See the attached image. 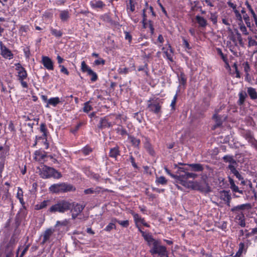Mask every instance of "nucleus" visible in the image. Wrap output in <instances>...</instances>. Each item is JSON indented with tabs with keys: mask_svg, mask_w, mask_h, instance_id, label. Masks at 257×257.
<instances>
[{
	"mask_svg": "<svg viewBox=\"0 0 257 257\" xmlns=\"http://www.w3.org/2000/svg\"><path fill=\"white\" fill-rule=\"evenodd\" d=\"M146 241L150 247V251L152 254H158L159 257H168L166 247L159 245V242L154 239L150 233L146 231Z\"/></svg>",
	"mask_w": 257,
	"mask_h": 257,
	"instance_id": "f257e3e1",
	"label": "nucleus"
},
{
	"mask_svg": "<svg viewBox=\"0 0 257 257\" xmlns=\"http://www.w3.org/2000/svg\"><path fill=\"white\" fill-rule=\"evenodd\" d=\"M89 103L90 101H87L84 103L83 111L85 113H88L93 109V107L89 104Z\"/></svg>",
	"mask_w": 257,
	"mask_h": 257,
	"instance_id": "ea45409f",
	"label": "nucleus"
},
{
	"mask_svg": "<svg viewBox=\"0 0 257 257\" xmlns=\"http://www.w3.org/2000/svg\"><path fill=\"white\" fill-rule=\"evenodd\" d=\"M157 184H160L162 185H164L167 184V180L164 176H160L159 177H157L156 181Z\"/></svg>",
	"mask_w": 257,
	"mask_h": 257,
	"instance_id": "49530a36",
	"label": "nucleus"
},
{
	"mask_svg": "<svg viewBox=\"0 0 257 257\" xmlns=\"http://www.w3.org/2000/svg\"><path fill=\"white\" fill-rule=\"evenodd\" d=\"M245 5L246 6L247 8H248L249 11L250 12L253 19H255V18H257L256 14H255L254 12L253 11V9L251 8L250 5L249 4V3L247 1H246L245 2Z\"/></svg>",
	"mask_w": 257,
	"mask_h": 257,
	"instance_id": "3c124183",
	"label": "nucleus"
},
{
	"mask_svg": "<svg viewBox=\"0 0 257 257\" xmlns=\"http://www.w3.org/2000/svg\"><path fill=\"white\" fill-rule=\"evenodd\" d=\"M117 71L119 74H126L129 72V68L126 67H119Z\"/></svg>",
	"mask_w": 257,
	"mask_h": 257,
	"instance_id": "603ef678",
	"label": "nucleus"
},
{
	"mask_svg": "<svg viewBox=\"0 0 257 257\" xmlns=\"http://www.w3.org/2000/svg\"><path fill=\"white\" fill-rule=\"evenodd\" d=\"M243 18L247 26L248 27H250V23L249 22L250 19H249V17H248V16L246 14H245V15H243Z\"/></svg>",
	"mask_w": 257,
	"mask_h": 257,
	"instance_id": "052dcab7",
	"label": "nucleus"
},
{
	"mask_svg": "<svg viewBox=\"0 0 257 257\" xmlns=\"http://www.w3.org/2000/svg\"><path fill=\"white\" fill-rule=\"evenodd\" d=\"M144 111H140L135 113L134 117L136 118L139 122H141L143 120Z\"/></svg>",
	"mask_w": 257,
	"mask_h": 257,
	"instance_id": "09e8293b",
	"label": "nucleus"
},
{
	"mask_svg": "<svg viewBox=\"0 0 257 257\" xmlns=\"http://www.w3.org/2000/svg\"><path fill=\"white\" fill-rule=\"evenodd\" d=\"M16 197L19 200L20 202L22 204V205L23 207H24L25 202L23 198V191L22 189L20 187L18 188V192L17 193Z\"/></svg>",
	"mask_w": 257,
	"mask_h": 257,
	"instance_id": "bb28decb",
	"label": "nucleus"
},
{
	"mask_svg": "<svg viewBox=\"0 0 257 257\" xmlns=\"http://www.w3.org/2000/svg\"><path fill=\"white\" fill-rule=\"evenodd\" d=\"M227 117V116L226 115H218L217 113L214 114L212 118L215 120V124L213 126L212 129L215 130L216 128L221 126L223 122L226 120Z\"/></svg>",
	"mask_w": 257,
	"mask_h": 257,
	"instance_id": "9b49d317",
	"label": "nucleus"
},
{
	"mask_svg": "<svg viewBox=\"0 0 257 257\" xmlns=\"http://www.w3.org/2000/svg\"><path fill=\"white\" fill-rule=\"evenodd\" d=\"M179 184L188 188H191L193 190V186L195 184V182L187 181L186 180H181V182H179Z\"/></svg>",
	"mask_w": 257,
	"mask_h": 257,
	"instance_id": "72a5a7b5",
	"label": "nucleus"
},
{
	"mask_svg": "<svg viewBox=\"0 0 257 257\" xmlns=\"http://www.w3.org/2000/svg\"><path fill=\"white\" fill-rule=\"evenodd\" d=\"M186 171L178 174L179 175H174L173 174H170V176L176 179V182L177 183H179V182H181V180H187V176L186 174H187Z\"/></svg>",
	"mask_w": 257,
	"mask_h": 257,
	"instance_id": "a211bd4d",
	"label": "nucleus"
},
{
	"mask_svg": "<svg viewBox=\"0 0 257 257\" xmlns=\"http://www.w3.org/2000/svg\"><path fill=\"white\" fill-rule=\"evenodd\" d=\"M146 149L147 150V151L152 156H154L155 153L151 145L147 141H146Z\"/></svg>",
	"mask_w": 257,
	"mask_h": 257,
	"instance_id": "a19ab883",
	"label": "nucleus"
},
{
	"mask_svg": "<svg viewBox=\"0 0 257 257\" xmlns=\"http://www.w3.org/2000/svg\"><path fill=\"white\" fill-rule=\"evenodd\" d=\"M177 95H178V92H177L176 93V94L175 95V96H174L173 99L172 100L171 103V106L172 107V108L173 109H175V106L176 103Z\"/></svg>",
	"mask_w": 257,
	"mask_h": 257,
	"instance_id": "338daca9",
	"label": "nucleus"
},
{
	"mask_svg": "<svg viewBox=\"0 0 257 257\" xmlns=\"http://www.w3.org/2000/svg\"><path fill=\"white\" fill-rule=\"evenodd\" d=\"M116 132L118 134L121 135L122 137L125 136H129L126 130L122 126H118L116 129Z\"/></svg>",
	"mask_w": 257,
	"mask_h": 257,
	"instance_id": "c9c22d12",
	"label": "nucleus"
},
{
	"mask_svg": "<svg viewBox=\"0 0 257 257\" xmlns=\"http://www.w3.org/2000/svg\"><path fill=\"white\" fill-rule=\"evenodd\" d=\"M239 29L240 30V31L245 35H247L248 34L247 31V29H246V28L245 27V26L243 25V23H242V24H241L240 25H239Z\"/></svg>",
	"mask_w": 257,
	"mask_h": 257,
	"instance_id": "0e129e2a",
	"label": "nucleus"
},
{
	"mask_svg": "<svg viewBox=\"0 0 257 257\" xmlns=\"http://www.w3.org/2000/svg\"><path fill=\"white\" fill-rule=\"evenodd\" d=\"M114 115L110 114L100 118L99 121L97 125V127L99 130H103L112 127L115 122L113 120Z\"/></svg>",
	"mask_w": 257,
	"mask_h": 257,
	"instance_id": "39448f33",
	"label": "nucleus"
},
{
	"mask_svg": "<svg viewBox=\"0 0 257 257\" xmlns=\"http://www.w3.org/2000/svg\"><path fill=\"white\" fill-rule=\"evenodd\" d=\"M130 161L132 165V166H133V167L135 168V169H138V166L136 163V161H135V158L133 157V156H131L130 157Z\"/></svg>",
	"mask_w": 257,
	"mask_h": 257,
	"instance_id": "69168bd1",
	"label": "nucleus"
},
{
	"mask_svg": "<svg viewBox=\"0 0 257 257\" xmlns=\"http://www.w3.org/2000/svg\"><path fill=\"white\" fill-rule=\"evenodd\" d=\"M81 70L83 73H87V74L92 70L91 68L86 64L84 61L81 62Z\"/></svg>",
	"mask_w": 257,
	"mask_h": 257,
	"instance_id": "c85d7f7f",
	"label": "nucleus"
},
{
	"mask_svg": "<svg viewBox=\"0 0 257 257\" xmlns=\"http://www.w3.org/2000/svg\"><path fill=\"white\" fill-rule=\"evenodd\" d=\"M43 168L45 169L43 170V178H44L53 177L56 179H59L62 177L61 173L53 168L45 166Z\"/></svg>",
	"mask_w": 257,
	"mask_h": 257,
	"instance_id": "423d86ee",
	"label": "nucleus"
},
{
	"mask_svg": "<svg viewBox=\"0 0 257 257\" xmlns=\"http://www.w3.org/2000/svg\"><path fill=\"white\" fill-rule=\"evenodd\" d=\"M16 70L17 72V78L21 86L24 88L29 87L28 83L25 80L28 78V73L26 69L23 67L20 63L15 64Z\"/></svg>",
	"mask_w": 257,
	"mask_h": 257,
	"instance_id": "7ed1b4c3",
	"label": "nucleus"
},
{
	"mask_svg": "<svg viewBox=\"0 0 257 257\" xmlns=\"http://www.w3.org/2000/svg\"><path fill=\"white\" fill-rule=\"evenodd\" d=\"M75 190L71 184L66 183L54 184L49 187V191L54 193H64Z\"/></svg>",
	"mask_w": 257,
	"mask_h": 257,
	"instance_id": "20e7f679",
	"label": "nucleus"
},
{
	"mask_svg": "<svg viewBox=\"0 0 257 257\" xmlns=\"http://www.w3.org/2000/svg\"><path fill=\"white\" fill-rule=\"evenodd\" d=\"M46 157L47 155L45 152L43 153L40 150H37L34 153V159L35 161L40 162L44 160Z\"/></svg>",
	"mask_w": 257,
	"mask_h": 257,
	"instance_id": "412c9836",
	"label": "nucleus"
},
{
	"mask_svg": "<svg viewBox=\"0 0 257 257\" xmlns=\"http://www.w3.org/2000/svg\"><path fill=\"white\" fill-rule=\"evenodd\" d=\"M71 204L72 207L70 209L72 213V217L75 219L82 211L84 207L78 203H71Z\"/></svg>",
	"mask_w": 257,
	"mask_h": 257,
	"instance_id": "f8f14e48",
	"label": "nucleus"
},
{
	"mask_svg": "<svg viewBox=\"0 0 257 257\" xmlns=\"http://www.w3.org/2000/svg\"><path fill=\"white\" fill-rule=\"evenodd\" d=\"M236 166H235L232 165H229L227 169L230 170V172L235 176L238 175L240 173L238 172V171L236 169Z\"/></svg>",
	"mask_w": 257,
	"mask_h": 257,
	"instance_id": "a18cd8bd",
	"label": "nucleus"
},
{
	"mask_svg": "<svg viewBox=\"0 0 257 257\" xmlns=\"http://www.w3.org/2000/svg\"><path fill=\"white\" fill-rule=\"evenodd\" d=\"M30 246V244H28L26 245V246L25 247V248H24L23 250L22 251V252L20 255V257H23L24 256V255L26 254V253L28 250Z\"/></svg>",
	"mask_w": 257,
	"mask_h": 257,
	"instance_id": "774afa93",
	"label": "nucleus"
},
{
	"mask_svg": "<svg viewBox=\"0 0 257 257\" xmlns=\"http://www.w3.org/2000/svg\"><path fill=\"white\" fill-rule=\"evenodd\" d=\"M128 140L132 142L133 145L135 146H138L140 143V140L138 139L137 138L133 136H128Z\"/></svg>",
	"mask_w": 257,
	"mask_h": 257,
	"instance_id": "79ce46f5",
	"label": "nucleus"
},
{
	"mask_svg": "<svg viewBox=\"0 0 257 257\" xmlns=\"http://www.w3.org/2000/svg\"><path fill=\"white\" fill-rule=\"evenodd\" d=\"M112 221L117 222L119 224L123 227H127L129 226V221L127 220L121 221L117 220L116 218H113Z\"/></svg>",
	"mask_w": 257,
	"mask_h": 257,
	"instance_id": "4c0bfd02",
	"label": "nucleus"
},
{
	"mask_svg": "<svg viewBox=\"0 0 257 257\" xmlns=\"http://www.w3.org/2000/svg\"><path fill=\"white\" fill-rule=\"evenodd\" d=\"M231 190L232 191V192L234 193L233 194V196L235 198H238L240 197L239 195H237L236 193H237V192L238 191V190H239V188L238 187V186H237L236 185L234 186V187H233L232 188H231Z\"/></svg>",
	"mask_w": 257,
	"mask_h": 257,
	"instance_id": "680f3d73",
	"label": "nucleus"
},
{
	"mask_svg": "<svg viewBox=\"0 0 257 257\" xmlns=\"http://www.w3.org/2000/svg\"><path fill=\"white\" fill-rule=\"evenodd\" d=\"M24 55L26 58H29L31 55L29 47H27L23 49Z\"/></svg>",
	"mask_w": 257,
	"mask_h": 257,
	"instance_id": "bf43d9fd",
	"label": "nucleus"
},
{
	"mask_svg": "<svg viewBox=\"0 0 257 257\" xmlns=\"http://www.w3.org/2000/svg\"><path fill=\"white\" fill-rule=\"evenodd\" d=\"M223 161L224 163H228L229 165H232L235 166H237V161L234 159L233 156L231 155H225L223 158Z\"/></svg>",
	"mask_w": 257,
	"mask_h": 257,
	"instance_id": "aec40b11",
	"label": "nucleus"
},
{
	"mask_svg": "<svg viewBox=\"0 0 257 257\" xmlns=\"http://www.w3.org/2000/svg\"><path fill=\"white\" fill-rule=\"evenodd\" d=\"M50 30L51 34L56 38H60L63 34L62 30H57L52 27H51Z\"/></svg>",
	"mask_w": 257,
	"mask_h": 257,
	"instance_id": "cd10ccee",
	"label": "nucleus"
},
{
	"mask_svg": "<svg viewBox=\"0 0 257 257\" xmlns=\"http://www.w3.org/2000/svg\"><path fill=\"white\" fill-rule=\"evenodd\" d=\"M197 23L199 25V27L201 28H205L207 25V21L202 17L197 15L195 18Z\"/></svg>",
	"mask_w": 257,
	"mask_h": 257,
	"instance_id": "4be33fe9",
	"label": "nucleus"
},
{
	"mask_svg": "<svg viewBox=\"0 0 257 257\" xmlns=\"http://www.w3.org/2000/svg\"><path fill=\"white\" fill-rule=\"evenodd\" d=\"M161 100L159 99L149 100L148 104V108L150 111L158 114L161 112Z\"/></svg>",
	"mask_w": 257,
	"mask_h": 257,
	"instance_id": "6e6552de",
	"label": "nucleus"
},
{
	"mask_svg": "<svg viewBox=\"0 0 257 257\" xmlns=\"http://www.w3.org/2000/svg\"><path fill=\"white\" fill-rule=\"evenodd\" d=\"M236 34L237 35V39L238 41L239 44L241 46L243 47L244 43L243 42L241 34L238 32L237 30H236Z\"/></svg>",
	"mask_w": 257,
	"mask_h": 257,
	"instance_id": "13d9d810",
	"label": "nucleus"
},
{
	"mask_svg": "<svg viewBox=\"0 0 257 257\" xmlns=\"http://www.w3.org/2000/svg\"><path fill=\"white\" fill-rule=\"evenodd\" d=\"M247 93L252 99H255L257 98V92L255 89L252 87L247 88Z\"/></svg>",
	"mask_w": 257,
	"mask_h": 257,
	"instance_id": "c756f323",
	"label": "nucleus"
},
{
	"mask_svg": "<svg viewBox=\"0 0 257 257\" xmlns=\"http://www.w3.org/2000/svg\"><path fill=\"white\" fill-rule=\"evenodd\" d=\"M193 187V190H198L201 192L208 193L211 191V187L205 180L200 182L195 181Z\"/></svg>",
	"mask_w": 257,
	"mask_h": 257,
	"instance_id": "0eeeda50",
	"label": "nucleus"
},
{
	"mask_svg": "<svg viewBox=\"0 0 257 257\" xmlns=\"http://www.w3.org/2000/svg\"><path fill=\"white\" fill-rule=\"evenodd\" d=\"M217 52L218 54L221 56L222 59L224 62H226L227 61V57L226 55H224L222 53L221 50L220 48H217Z\"/></svg>",
	"mask_w": 257,
	"mask_h": 257,
	"instance_id": "6e6d98bb",
	"label": "nucleus"
},
{
	"mask_svg": "<svg viewBox=\"0 0 257 257\" xmlns=\"http://www.w3.org/2000/svg\"><path fill=\"white\" fill-rule=\"evenodd\" d=\"M92 151L93 149L88 145L85 146L81 150V152L84 156L89 155Z\"/></svg>",
	"mask_w": 257,
	"mask_h": 257,
	"instance_id": "f704fd0d",
	"label": "nucleus"
},
{
	"mask_svg": "<svg viewBox=\"0 0 257 257\" xmlns=\"http://www.w3.org/2000/svg\"><path fill=\"white\" fill-rule=\"evenodd\" d=\"M0 50L1 55L4 58L9 60L13 58L14 54L12 52L8 49L2 41L0 42Z\"/></svg>",
	"mask_w": 257,
	"mask_h": 257,
	"instance_id": "9d476101",
	"label": "nucleus"
},
{
	"mask_svg": "<svg viewBox=\"0 0 257 257\" xmlns=\"http://www.w3.org/2000/svg\"><path fill=\"white\" fill-rule=\"evenodd\" d=\"M59 67L60 68V72L62 73H64V74L66 75H69V72L67 70V69L62 65H59Z\"/></svg>",
	"mask_w": 257,
	"mask_h": 257,
	"instance_id": "4d7b16f0",
	"label": "nucleus"
},
{
	"mask_svg": "<svg viewBox=\"0 0 257 257\" xmlns=\"http://www.w3.org/2000/svg\"><path fill=\"white\" fill-rule=\"evenodd\" d=\"M135 0H129L127 4L126 10L128 13L133 12L135 10Z\"/></svg>",
	"mask_w": 257,
	"mask_h": 257,
	"instance_id": "2f4dec72",
	"label": "nucleus"
},
{
	"mask_svg": "<svg viewBox=\"0 0 257 257\" xmlns=\"http://www.w3.org/2000/svg\"><path fill=\"white\" fill-rule=\"evenodd\" d=\"M105 63V61L102 58H99L98 59L95 60L94 61V64L95 65L98 66L99 65H104Z\"/></svg>",
	"mask_w": 257,
	"mask_h": 257,
	"instance_id": "5fc2aeb1",
	"label": "nucleus"
},
{
	"mask_svg": "<svg viewBox=\"0 0 257 257\" xmlns=\"http://www.w3.org/2000/svg\"><path fill=\"white\" fill-rule=\"evenodd\" d=\"M116 222H114L112 221V222L109 223L104 229V230L109 232L113 229H115L116 226L115 223Z\"/></svg>",
	"mask_w": 257,
	"mask_h": 257,
	"instance_id": "c03bdc74",
	"label": "nucleus"
},
{
	"mask_svg": "<svg viewBox=\"0 0 257 257\" xmlns=\"http://www.w3.org/2000/svg\"><path fill=\"white\" fill-rule=\"evenodd\" d=\"M132 215L134 221L139 231L142 233V236L145 238V231L143 230L145 226V220L138 213H133Z\"/></svg>",
	"mask_w": 257,
	"mask_h": 257,
	"instance_id": "1a4fd4ad",
	"label": "nucleus"
},
{
	"mask_svg": "<svg viewBox=\"0 0 257 257\" xmlns=\"http://www.w3.org/2000/svg\"><path fill=\"white\" fill-rule=\"evenodd\" d=\"M42 63L44 67L48 70H53L54 69V63L51 59H50L48 56H42Z\"/></svg>",
	"mask_w": 257,
	"mask_h": 257,
	"instance_id": "ddd939ff",
	"label": "nucleus"
},
{
	"mask_svg": "<svg viewBox=\"0 0 257 257\" xmlns=\"http://www.w3.org/2000/svg\"><path fill=\"white\" fill-rule=\"evenodd\" d=\"M62 22H66L70 18V14L68 10L61 11L59 15Z\"/></svg>",
	"mask_w": 257,
	"mask_h": 257,
	"instance_id": "5701e85b",
	"label": "nucleus"
},
{
	"mask_svg": "<svg viewBox=\"0 0 257 257\" xmlns=\"http://www.w3.org/2000/svg\"><path fill=\"white\" fill-rule=\"evenodd\" d=\"M54 230L52 228L47 229L44 234L42 244H44L47 242L50 239V237L54 232Z\"/></svg>",
	"mask_w": 257,
	"mask_h": 257,
	"instance_id": "2eb2a0df",
	"label": "nucleus"
},
{
	"mask_svg": "<svg viewBox=\"0 0 257 257\" xmlns=\"http://www.w3.org/2000/svg\"><path fill=\"white\" fill-rule=\"evenodd\" d=\"M61 101L60 100L59 97H51L48 100V103L45 105L46 107H49L50 105H51L53 107H56L58 104L60 103Z\"/></svg>",
	"mask_w": 257,
	"mask_h": 257,
	"instance_id": "f3484780",
	"label": "nucleus"
},
{
	"mask_svg": "<svg viewBox=\"0 0 257 257\" xmlns=\"http://www.w3.org/2000/svg\"><path fill=\"white\" fill-rule=\"evenodd\" d=\"M72 204L66 200H59L48 210L50 213H64L71 208Z\"/></svg>",
	"mask_w": 257,
	"mask_h": 257,
	"instance_id": "f03ea898",
	"label": "nucleus"
},
{
	"mask_svg": "<svg viewBox=\"0 0 257 257\" xmlns=\"http://www.w3.org/2000/svg\"><path fill=\"white\" fill-rule=\"evenodd\" d=\"M248 46H257V41L252 39L251 37H248Z\"/></svg>",
	"mask_w": 257,
	"mask_h": 257,
	"instance_id": "e2e57ef3",
	"label": "nucleus"
},
{
	"mask_svg": "<svg viewBox=\"0 0 257 257\" xmlns=\"http://www.w3.org/2000/svg\"><path fill=\"white\" fill-rule=\"evenodd\" d=\"M221 199L223 200L224 202L228 200H231V194L230 190H223L220 192Z\"/></svg>",
	"mask_w": 257,
	"mask_h": 257,
	"instance_id": "b1692460",
	"label": "nucleus"
},
{
	"mask_svg": "<svg viewBox=\"0 0 257 257\" xmlns=\"http://www.w3.org/2000/svg\"><path fill=\"white\" fill-rule=\"evenodd\" d=\"M187 165L191 168L192 171L195 172H201L204 169L203 166L200 164H190Z\"/></svg>",
	"mask_w": 257,
	"mask_h": 257,
	"instance_id": "a878e982",
	"label": "nucleus"
},
{
	"mask_svg": "<svg viewBox=\"0 0 257 257\" xmlns=\"http://www.w3.org/2000/svg\"><path fill=\"white\" fill-rule=\"evenodd\" d=\"M89 5L93 9H102L105 6V4L101 1H91Z\"/></svg>",
	"mask_w": 257,
	"mask_h": 257,
	"instance_id": "dca6fc26",
	"label": "nucleus"
},
{
	"mask_svg": "<svg viewBox=\"0 0 257 257\" xmlns=\"http://www.w3.org/2000/svg\"><path fill=\"white\" fill-rule=\"evenodd\" d=\"M87 75L91 76L90 78L91 82H95L98 79L97 74L92 70Z\"/></svg>",
	"mask_w": 257,
	"mask_h": 257,
	"instance_id": "de8ad7c7",
	"label": "nucleus"
},
{
	"mask_svg": "<svg viewBox=\"0 0 257 257\" xmlns=\"http://www.w3.org/2000/svg\"><path fill=\"white\" fill-rule=\"evenodd\" d=\"M251 208V205L250 203H246L235 206L231 209V211L232 212H235L236 211L244 210L245 209H249Z\"/></svg>",
	"mask_w": 257,
	"mask_h": 257,
	"instance_id": "6ab92c4d",
	"label": "nucleus"
},
{
	"mask_svg": "<svg viewBox=\"0 0 257 257\" xmlns=\"http://www.w3.org/2000/svg\"><path fill=\"white\" fill-rule=\"evenodd\" d=\"M120 155V151L118 145H116L115 147L111 148L109 150L108 156L110 158L117 160V157Z\"/></svg>",
	"mask_w": 257,
	"mask_h": 257,
	"instance_id": "4468645a",
	"label": "nucleus"
},
{
	"mask_svg": "<svg viewBox=\"0 0 257 257\" xmlns=\"http://www.w3.org/2000/svg\"><path fill=\"white\" fill-rule=\"evenodd\" d=\"M50 200H44L40 204H36L35 206V209L37 210H41L47 207V206L50 205Z\"/></svg>",
	"mask_w": 257,
	"mask_h": 257,
	"instance_id": "393cba45",
	"label": "nucleus"
},
{
	"mask_svg": "<svg viewBox=\"0 0 257 257\" xmlns=\"http://www.w3.org/2000/svg\"><path fill=\"white\" fill-rule=\"evenodd\" d=\"M40 131L43 133V137L44 138L47 137V128L46 127V125L45 123H41L40 127Z\"/></svg>",
	"mask_w": 257,
	"mask_h": 257,
	"instance_id": "58836bf2",
	"label": "nucleus"
},
{
	"mask_svg": "<svg viewBox=\"0 0 257 257\" xmlns=\"http://www.w3.org/2000/svg\"><path fill=\"white\" fill-rule=\"evenodd\" d=\"M179 82L181 84L184 85L186 82V78L183 73H181L179 76Z\"/></svg>",
	"mask_w": 257,
	"mask_h": 257,
	"instance_id": "864d4df0",
	"label": "nucleus"
},
{
	"mask_svg": "<svg viewBox=\"0 0 257 257\" xmlns=\"http://www.w3.org/2000/svg\"><path fill=\"white\" fill-rule=\"evenodd\" d=\"M247 97V94L245 91H241L239 93V100L238 101V104L239 105H242L245 101L246 97Z\"/></svg>",
	"mask_w": 257,
	"mask_h": 257,
	"instance_id": "7c9ffc66",
	"label": "nucleus"
},
{
	"mask_svg": "<svg viewBox=\"0 0 257 257\" xmlns=\"http://www.w3.org/2000/svg\"><path fill=\"white\" fill-rule=\"evenodd\" d=\"M234 13L235 14L236 19L239 22L238 25H240L241 24H242V17L241 14L239 13L238 10L234 11Z\"/></svg>",
	"mask_w": 257,
	"mask_h": 257,
	"instance_id": "8fccbe9b",
	"label": "nucleus"
},
{
	"mask_svg": "<svg viewBox=\"0 0 257 257\" xmlns=\"http://www.w3.org/2000/svg\"><path fill=\"white\" fill-rule=\"evenodd\" d=\"M104 21L109 23L111 25L116 26L118 24L117 22H115L112 20L111 17L108 15H105L104 16Z\"/></svg>",
	"mask_w": 257,
	"mask_h": 257,
	"instance_id": "37998d69",
	"label": "nucleus"
},
{
	"mask_svg": "<svg viewBox=\"0 0 257 257\" xmlns=\"http://www.w3.org/2000/svg\"><path fill=\"white\" fill-rule=\"evenodd\" d=\"M244 138L249 143L251 144L255 139L254 138L251 133L249 131L246 132L244 134Z\"/></svg>",
	"mask_w": 257,
	"mask_h": 257,
	"instance_id": "e433bc0d",
	"label": "nucleus"
},
{
	"mask_svg": "<svg viewBox=\"0 0 257 257\" xmlns=\"http://www.w3.org/2000/svg\"><path fill=\"white\" fill-rule=\"evenodd\" d=\"M84 124V122L82 121H80L75 126L72 127L71 128L70 131V132L72 134L75 135L77 133L78 130L80 129V128Z\"/></svg>",
	"mask_w": 257,
	"mask_h": 257,
	"instance_id": "473e14b6",
	"label": "nucleus"
}]
</instances>
